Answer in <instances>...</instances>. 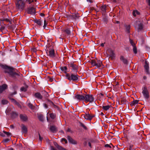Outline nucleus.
Listing matches in <instances>:
<instances>
[{"label":"nucleus","mask_w":150,"mask_h":150,"mask_svg":"<svg viewBox=\"0 0 150 150\" xmlns=\"http://www.w3.org/2000/svg\"><path fill=\"white\" fill-rule=\"evenodd\" d=\"M1 67L5 70L4 72L5 73L8 74L10 76L15 78L16 76H19L17 73L14 72V69L12 67L8 66L5 64L0 65Z\"/></svg>","instance_id":"f257e3e1"},{"label":"nucleus","mask_w":150,"mask_h":150,"mask_svg":"<svg viewBox=\"0 0 150 150\" xmlns=\"http://www.w3.org/2000/svg\"><path fill=\"white\" fill-rule=\"evenodd\" d=\"M28 1L29 4L33 1V0H17L16 2V6L17 10L22 11L25 7V2Z\"/></svg>","instance_id":"f03ea898"},{"label":"nucleus","mask_w":150,"mask_h":150,"mask_svg":"<svg viewBox=\"0 0 150 150\" xmlns=\"http://www.w3.org/2000/svg\"><path fill=\"white\" fill-rule=\"evenodd\" d=\"M66 76L67 79L69 81L72 80L74 81H77L79 80V76L77 74H74L70 73L67 74Z\"/></svg>","instance_id":"7ed1b4c3"},{"label":"nucleus","mask_w":150,"mask_h":150,"mask_svg":"<svg viewBox=\"0 0 150 150\" xmlns=\"http://www.w3.org/2000/svg\"><path fill=\"white\" fill-rule=\"evenodd\" d=\"M92 66H96L97 68H99L102 64V62L100 60L97 59V61L94 60H92L90 62Z\"/></svg>","instance_id":"20e7f679"},{"label":"nucleus","mask_w":150,"mask_h":150,"mask_svg":"<svg viewBox=\"0 0 150 150\" xmlns=\"http://www.w3.org/2000/svg\"><path fill=\"white\" fill-rule=\"evenodd\" d=\"M94 100L95 99L92 95L85 94L84 101L86 102H89L92 103L94 101Z\"/></svg>","instance_id":"39448f33"},{"label":"nucleus","mask_w":150,"mask_h":150,"mask_svg":"<svg viewBox=\"0 0 150 150\" xmlns=\"http://www.w3.org/2000/svg\"><path fill=\"white\" fill-rule=\"evenodd\" d=\"M142 93L144 98L146 99H148L149 98V92L146 87H144V89L142 91Z\"/></svg>","instance_id":"423d86ee"},{"label":"nucleus","mask_w":150,"mask_h":150,"mask_svg":"<svg viewBox=\"0 0 150 150\" xmlns=\"http://www.w3.org/2000/svg\"><path fill=\"white\" fill-rule=\"evenodd\" d=\"M27 12L28 14L34 15L36 13L35 9L33 7H29L27 9Z\"/></svg>","instance_id":"0eeeda50"},{"label":"nucleus","mask_w":150,"mask_h":150,"mask_svg":"<svg viewBox=\"0 0 150 150\" xmlns=\"http://www.w3.org/2000/svg\"><path fill=\"white\" fill-rule=\"evenodd\" d=\"M68 66L69 67L72 68L71 69L72 70H74L77 72L78 69V67L76 65L74 64L73 62H71L69 63Z\"/></svg>","instance_id":"6e6552de"},{"label":"nucleus","mask_w":150,"mask_h":150,"mask_svg":"<svg viewBox=\"0 0 150 150\" xmlns=\"http://www.w3.org/2000/svg\"><path fill=\"white\" fill-rule=\"evenodd\" d=\"M85 95V94H84L83 95L79 94L75 95V98L80 101L83 100L84 101Z\"/></svg>","instance_id":"1a4fd4ad"},{"label":"nucleus","mask_w":150,"mask_h":150,"mask_svg":"<svg viewBox=\"0 0 150 150\" xmlns=\"http://www.w3.org/2000/svg\"><path fill=\"white\" fill-rule=\"evenodd\" d=\"M82 116L86 120H91V119L94 117L95 115H91L89 113H86L85 115H83Z\"/></svg>","instance_id":"9d476101"},{"label":"nucleus","mask_w":150,"mask_h":150,"mask_svg":"<svg viewBox=\"0 0 150 150\" xmlns=\"http://www.w3.org/2000/svg\"><path fill=\"white\" fill-rule=\"evenodd\" d=\"M67 139L70 143L73 144H77V142L75 140L73 139L70 136H68L67 137Z\"/></svg>","instance_id":"9b49d317"},{"label":"nucleus","mask_w":150,"mask_h":150,"mask_svg":"<svg viewBox=\"0 0 150 150\" xmlns=\"http://www.w3.org/2000/svg\"><path fill=\"white\" fill-rule=\"evenodd\" d=\"M69 17L71 19H76L79 18V16L78 13H73L69 15Z\"/></svg>","instance_id":"f8f14e48"},{"label":"nucleus","mask_w":150,"mask_h":150,"mask_svg":"<svg viewBox=\"0 0 150 150\" xmlns=\"http://www.w3.org/2000/svg\"><path fill=\"white\" fill-rule=\"evenodd\" d=\"M144 68L147 74H149V64L147 63L146 61H145V64L144 65Z\"/></svg>","instance_id":"ddd939ff"},{"label":"nucleus","mask_w":150,"mask_h":150,"mask_svg":"<svg viewBox=\"0 0 150 150\" xmlns=\"http://www.w3.org/2000/svg\"><path fill=\"white\" fill-rule=\"evenodd\" d=\"M50 129L53 133H56L57 131V127L54 125H50Z\"/></svg>","instance_id":"4468645a"},{"label":"nucleus","mask_w":150,"mask_h":150,"mask_svg":"<svg viewBox=\"0 0 150 150\" xmlns=\"http://www.w3.org/2000/svg\"><path fill=\"white\" fill-rule=\"evenodd\" d=\"M10 99L11 102L14 103L18 107H21V106L20 104L15 99L11 98L10 96L8 97Z\"/></svg>","instance_id":"2eb2a0df"},{"label":"nucleus","mask_w":150,"mask_h":150,"mask_svg":"<svg viewBox=\"0 0 150 150\" xmlns=\"http://www.w3.org/2000/svg\"><path fill=\"white\" fill-rule=\"evenodd\" d=\"M10 99L11 102L14 103L18 107H21V106L20 104L15 99L11 98L10 96L8 97Z\"/></svg>","instance_id":"dca6fc26"},{"label":"nucleus","mask_w":150,"mask_h":150,"mask_svg":"<svg viewBox=\"0 0 150 150\" xmlns=\"http://www.w3.org/2000/svg\"><path fill=\"white\" fill-rule=\"evenodd\" d=\"M34 96L35 98L39 99H42L43 97L41 95V94L39 92H37L35 93L34 95Z\"/></svg>","instance_id":"f3484780"},{"label":"nucleus","mask_w":150,"mask_h":150,"mask_svg":"<svg viewBox=\"0 0 150 150\" xmlns=\"http://www.w3.org/2000/svg\"><path fill=\"white\" fill-rule=\"evenodd\" d=\"M20 119L23 121H26L28 120L27 117L25 115L20 114Z\"/></svg>","instance_id":"a211bd4d"},{"label":"nucleus","mask_w":150,"mask_h":150,"mask_svg":"<svg viewBox=\"0 0 150 150\" xmlns=\"http://www.w3.org/2000/svg\"><path fill=\"white\" fill-rule=\"evenodd\" d=\"M22 131L23 133H26L28 132L27 128L23 124L21 125Z\"/></svg>","instance_id":"6ab92c4d"},{"label":"nucleus","mask_w":150,"mask_h":150,"mask_svg":"<svg viewBox=\"0 0 150 150\" xmlns=\"http://www.w3.org/2000/svg\"><path fill=\"white\" fill-rule=\"evenodd\" d=\"M35 23H36L39 26H41L42 25L43 21L41 19H36L34 21Z\"/></svg>","instance_id":"aec40b11"},{"label":"nucleus","mask_w":150,"mask_h":150,"mask_svg":"<svg viewBox=\"0 0 150 150\" xmlns=\"http://www.w3.org/2000/svg\"><path fill=\"white\" fill-rule=\"evenodd\" d=\"M54 144L55 146L57 148L58 150H66V149L59 145L56 142H54Z\"/></svg>","instance_id":"412c9836"},{"label":"nucleus","mask_w":150,"mask_h":150,"mask_svg":"<svg viewBox=\"0 0 150 150\" xmlns=\"http://www.w3.org/2000/svg\"><path fill=\"white\" fill-rule=\"evenodd\" d=\"M137 26V29L138 32L143 30V24L142 23H138Z\"/></svg>","instance_id":"4be33fe9"},{"label":"nucleus","mask_w":150,"mask_h":150,"mask_svg":"<svg viewBox=\"0 0 150 150\" xmlns=\"http://www.w3.org/2000/svg\"><path fill=\"white\" fill-rule=\"evenodd\" d=\"M120 60L122 61L125 64H128V61L123 56H121L120 58Z\"/></svg>","instance_id":"5701e85b"},{"label":"nucleus","mask_w":150,"mask_h":150,"mask_svg":"<svg viewBox=\"0 0 150 150\" xmlns=\"http://www.w3.org/2000/svg\"><path fill=\"white\" fill-rule=\"evenodd\" d=\"M7 87L6 84H4L2 86H0V93H1L4 90H5Z\"/></svg>","instance_id":"b1692460"},{"label":"nucleus","mask_w":150,"mask_h":150,"mask_svg":"<svg viewBox=\"0 0 150 150\" xmlns=\"http://www.w3.org/2000/svg\"><path fill=\"white\" fill-rule=\"evenodd\" d=\"M49 56L52 57H54V51L53 49L50 50L49 51Z\"/></svg>","instance_id":"393cba45"},{"label":"nucleus","mask_w":150,"mask_h":150,"mask_svg":"<svg viewBox=\"0 0 150 150\" xmlns=\"http://www.w3.org/2000/svg\"><path fill=\"white\" fill-rule=\"evenodd\" d=\"M18 115V114L17 112L14 111H12L11 113V116L12 118L14 119L16 118Z\"/></svg>","instance_id":"a878e982"},{"label":"nucleus","mask_w":150,"mask_h":150,"mask_svg":"<svg viewBox=\"0 0 150 150\" xmlns=\"http://www.w3.org/2000/svg\"><path fill=\"white\" fill-rule=\"evenodd\" d=\"M100 9L102 11V13H105L106 12V5H104L101 6L100 7Z\"/></svg>","instance_id":"bb28decb"},{"label":"nucleus","mask_w":150,"mask_h":150,"mask_svg":"<svg viewBox=\"0 0 150 150\" xmlns=\"http://www.w3.org/2000/svg\"><path fill=\"white\" fill-rule=\"evenodd\" d=\"M60 69L62 71L64 72V73L66 74H67V68L66 66L61 67H60Z\"/></svg>","instance_id":"cd10ccee"},{"label":"nucleus","mask_w":150,"mask_h":150,"mask_svg":"<svg viewBox=\"0 0 150 150\" xmlns=\"http://www.w3.org/2000/svg\"><path fill=\"white\" fill-rule=\"evenodd\" d=\"M46 101V103L49 106H52L54 105L53 103L49 99H47Z\"/></svg>","instance_id":"c85d7f7f"},{"label":"nucleus","mask_w":150,"mask_h":150,"mask_svg":"<svg viewBox=\"0 0 150 150\" xmlns=\"http://www.w3.org/2000/svg\"><path fill=\"white\" fill-rule=\"evenodd\" d=\"M63 31L68 35H70L71 34V31L69 28H67L65 30H64Z\"/></svg>","instance_id":"c756f323"},{"label":"nucleus","mask_w":150,"mask_h":150,"mask_svg":"<svg viewBox=\"0 0 150 150\" xmlns=\"http://www.w3.org/2000/svg\"><path fill=\"white\" fill-rule=\"evenodd\" d=\"M125 27L126 29V32L127 33H130V25H125Z\"/></svg>","instance_id":"7c9ffc66"},{"label":"nucleus","mask_w":150,"mask_h":150,"mask_svg":"<svg viewBox=\"0 0 150 150\" xmlns=\"http://www.w3.org/2000/svg\"><path fill=\"white\" fill-rule=\"evenodd\" d=\"M139 101V100H134L131 102V106H134L138 104Z\"/></svg>","instance_id":"2f4dec72"},{"label":"nucleus","mask_w":150,"mask_h":150,"mask_svg":"<svg viewBox=\"0 0 150 150\" xmlns=\"http://www.w3.org/2000/svg\"><path fill=\"white\" fill-rule=\"evenodd\" d=\"M111 105H108L105 106H102L103 109L105 110H107L111 107Z\"/></svg>","instance_id":"473e14b6"},{"label":"nucleus","mask_w":150,"mask_h":150,"mask_svg":"<svg viewBox=\"0 0 150 150\" xmlns=\"http://www.w3.org/2000/svg\"><path fill=\"white\" fill-rule=\"evenodd\" d=\"M28 86L27 85H26L25 87H22L21 88V91L25 92L27 91V89L28 88Z\"/></svg>","instance_id":"72a5a7b5"},{"label":"nucleus","mask_w":150,"mask_h":150,"mask_svg":"<svg viewBox=\"0 0 150 150\" xmlns=\"http://www.w3.org/2000/svg\"><path fill=\"white\" fill-rule=\"evenodd\" d=\"M103 21L106 24L108 21V17L105 16H104L103 18Z\"/></svg>","instance_id":"f704fd0d"},{"label":"nucleus","mask_w":150,"mask_h":150,"mask_svg":"<svg viewBox=\"0 0 150 150\" xmlns=\"http://www.w3.org/2000/svg\"><path fill=\"white\" fill-rule=\"evenodd\" d=\"M28 107L31 108V109L34 110L35 108V107L31 103H28Z\"/></svg>","instance_id":"c9c22d12"},{"label":"nucleus","mask_w":150,"mask_h":150,"mask_svg":"<svg viewBox=\"0 0 150 150\" xmlns=\"http://www.w3.org/2000/svg\"><path fill=\"white\" fill-rule=\"evenodd\" d=\"M139 12L137 10L134 11L132 12V14L134 16H136V15H139Z\"/></svg>","instance_id":"e433bc0d"},{"label":"nucleus","mask_w":150,"mask_h":150,"mask_svg":"<svg viewBox=\"0 0 150 150\" xmlns=\"http://www.w3.org/2000/svg\"><path fill=\"white\" fill-rule=\"evenodd\" d=\"M50 117L52 119H54L56 117V114L53 113H51L50 114Z\"/></svg>","instance_id":"4c0bfd02"},{"label":"nucleus","mask_w":150,"mask_h":150,"mask_svg":"<svg viewBox=\"0 0 150 150\" xmlns=\"http://www.w3.org/2000/svg\"><path fill=\"white\" fill-rule=\"evenodd\" d=\"M133 47V48L132 50L133 51V52L135 54H136L137 53V48L136 47V45H134V46H132Z\"/></svg>","instance_id":"58836bf2"},{"label":"nucleus","mask_w":150,"mask_h":150,"mask_svg":"<svg viewBox=\"0 0 150 150\" xmlns=\"http://www.w3.org/2000/svg\"><path fill=\"white\" fill-rule=\"evenodd\" d=\"M110 56V58L111 59H113L115 57V54L112 51L111 52Z\"/></svg>","instance_id":"ea45409f"},{"label":"nucleus","mask_w":150,"mask_h":150,"mask_svg":"<svg viewBox=\"0 0 150 150\" xmlns=\"http://www.w3.org/2000/svg\"><path fill=\"white\" fill-rule=\"evenodd\" d=\"M126 102H127V101L126 98H123L121 99V103L122 104H125Z\"/></svg>","instance_id":"a19ab883"},{"label":"nucleus","mask_w":150,"mask_h":150,"mask_svg":"<svg viewBox=\"0 0 150 150\" xmlns=\"http://www.w3.org/2000/svg\"><path fill=\"white\" fill-rule=\"evenodd\" d=\"M38 118L41 121H43V117L42 115H40L38 116Z\"/></svg>","instance_id":"79ce46f5"},{"label":"nucleus","mask_w":150,"mask_h":150,"mask_svg":"<svg viewBox=\"0 0 150 150\" xmlns=\"http://www.w3.org/2000/svg\"><path fill=\"white\" fill-rule=\"evenodd\" d=\"M80 125L85 129L87 130V127L83 123L80 122Z\"/></svg>","instance_id":"37998d69"},{"label":"nucleus","mask_w":150,"mask_h":150,"mask_svg":"<svg viewBox=\"0 0 150 150\" xmlns=\"http://www.w3.org/2000/svg\"><path fill=\"white\" fill-rule=\"evenodd\" d=\"M3 132L4 134H6L8 137L10 136L11 135V133L6 132L4 131Z\"/></svg>","instance_id":"c03bdc74"},{"label":"nucleus","mask_w":150,"mask_h":150,"mask_svg":"<svg viewBox=\"0 0 150 150\" xmlns=\"http://www.w3.org/2000/svg\"><path fill=\"white\" fill-rule=\"evenodd\" d=\"M8 101L6 100H1V103L3 105H5L7 104Z\"/></svg>","instance_id":"a18cd8bd"},{"label":"nucleus","mask_w":150,"mask_h":150,"mask_svg":"<svg viewBox=\"0 0 150 150\" xmlns=\"http://www.w3.org/2000/svg\"><path fill=\"white\" fill-rule=\"evenodd\" d=\"M129 42L131 45L132 46H134L135 45V43L134 42L133 40H131V39H129Z\"/></svg>","instance_id":"49530a36"},{"label":"nucleus","mask_w":150,"mask_h":150,"mask_svg":"<svg viewBox=\"0 0 150 150\" xmlns=\"http://www.w3.org/2000/svg\"><path fill=\"white\" fill-rule=\"evenodd\" d=\"M47 24V23H46V20H45L44 21V25L43 26L44 29H47L46 28V26Z\"/></svg>","instance_id":"de8ad7c7"},{"label":"nucleus","mask_w":150,"mask_h":150,"mask_svg":"<svg viewBox=\"0 0 150 150\" xmlns=\"http://www.w3.org/2000/svg\"><path fill=\"white\" fill-rule=\"evenodd\" d=\"M61 142H65V144H66L67 143V139H65V138H63L61 139Z\"/></svg>","instance_id":"09e8293b"},{"label":"nucleus","mask_w":150,"mask_h":150,"mask_svg":"<svg viewBox=\"0 0 150 150\" xmlns=\"http://www.w3.org/2000/svg\"><path fill=\"white\" fill-rule=\"evenodd\" d=\"M44 107L46 108L47 109L48 108V105L47 104L44 103L43 104Z\"/></svg>","instance_id":"8fccbe9b"},{"label":"nucleus","mask_w":150,"mask_h":150,"mask_svg":"<svg viewBox=\"0 0 150 150\" xmlns=\"http://www.w3.org/2000/svg\"><path fill=\"white\" fill-rule=\"evenodd\" d=\"M4 20L7 22H8L10 23L11 24V21H10L7 18H4Z\"/></svg>","instance_id":"3c124183"},{"label":"nucleus","mask_w":150,"mask_h":150,"mask_svg":"<svg viewBox=\"0 0 150 150\" xmlns=\"http://www.w3.org/2000/svg\"><path fill=\"white\" fill-rule=\"evenodd\" d=\"M133 145H130L129 147L128 148V150H132V147Z\"/></svg>","instance_id":"603ef678"},{"label":"nucleus","mask_w":150,"mask_h":150,"mask_svg":"<svg viewBox=\"0 0 150 150\" xmlns=\"http://www.w3.org/2000/svg\"><path fill=\"white\" fill-rule=\"evenodd\" d=\"M105 147H109L110 148H111V146H110V145L107 144H106L105 145Z\"/></svg>","instance_id":"864d4df0"},{"label":"nucleus","mask_w":150,"mask_h":150,"mask_svg":"<svg viewBox=\"0 0 150 150\" xmlns=\"http://www.w3.org/2000/svg\"><path fill=\"white\" fill-rule=\"evenodd\" d=\"M49 80L51 81L52 82L53 81L54 78L53 77H49Z\"/></svg>","instance_id":"5fc2aeb1"},{"label":"nucleus","mask_w":150,"mask_h":150,"mask_svg":"<svg viewBox=\"0 0 150 150\" xmlns=\"http://www.w3.org/2000/svg\"><path fill=\"white\" fill-rule=\"evenodd\" d=\"M51 150H57L54 146H51L50 147Z\"/></svg>","instance_id":"6e6d98bb"},{"label":"nucleus","mask_w":150,"mask_h":150,"mask_svg":"<svg viewBox=\"0 0 150 150\" xmlns=\"http://www.w3.org/2000/svg\"><path fill=\"white\" fill-rule=\"evenodd\" d=\"M5 28V27L4 26H2L1 27V28L0 29V30H1V31H2L4 30Z\"/></svg>","instance_id":"4d7b16f0"},{"label":"nucleus","mask_w":150,"mask_h":150,"mask_svg":"<svg viewBox=\"0 0 150 150\" xmlns=\"http://www.w3.org/2000/svg\"><path fill=\"white\" fill-rule=\"evenodd\" d=\"M9 141H10V139H5L4 141L6 143V142H8Z\"/></svg>","instance_id":"13d9d810"},{"label":"nucleus","mask_w":150,"mask_h":150,"mask_svg":"<svg viewBox=\"0 0 150 150\" xmlns=\"http://www.w3.org/2000/svg\"><path fill=\"white\" fill-rule=\"evenodd\" d=\"M39 139L40 140V141H41L43 139V138L41 137V136L39 134Z\"/></svg>","instance_id":"bf43d9fd"},{"label":"nucleus","mask_w":150,"mask_h":150,"mask_svg":"<svg viewBox=\"0 0 150 150\" xmlns=\"http://www.w3.org/2000/svg\"><path fill=\"white\" fill-rule=\"evenodd\" d=\"M52 106H53L55 108H58V106L57 105H54H54H52Z\"/></svg>","instance_id":"052dcab7"},{"label":"nucleus","mask_w":150,"mask_h":150,"mask_svg":"<svg viewBox=\"0 0 150 150\" xmlns=\"http://www.w3.org/2000/svg\"><path fill=\"white\" fill-rule=\"evenodd\" d=\"M45 93L46 96V97H47L48 96L47 93L46 92H45Z\"/></svg>","instance_id":"680f3d73"},{"label":"nucleus","mask_w":150,"mask_h":150,"mask_svg":"<svg viewBox=\"0 0 150 150\" xmlns=\"http://www.w3.org/2000/svg\"><path fill=\"white\" fill-rule=\"evenodd\" d=\"M88 145L89 146L91 147V143L89 142H88Z\"/></svg>","instance_id":"e2e57ef3"},{"label":"nucleus","mask_w":150,"mask_h":150,"mask_svg":"<svg viewBox=\"0 0 150 150\" xmlns=\"http://www.w3.org/2000/svg\"><path fill=\"white\" fill-rule=\"evenodd\" d=\"M17 94V92L16 91H15L14 93H13L12 94V95H15V94Z\"/></svg>","instance_id":"0e129e2a"},{"label":"nucleus","mask_w":150,"mask_h":150,"mask_svg":"<svg viewBox=\"0 0 150 150\" xmlns=\"http://www.w3.org/2000/svg\"><path fill=\"white\" fill-rule=\"evenodd\" d=\"M105 43H102L101 44V46L102 47H103L104 46V44H105Z\"/></svg>","instance_id":"69168bd1"},{"label":"nucleus","mask_w":150,"mask_h":150,"mask_svg":"<svg viewBox=\"0 0 150 150\" xmlns=\"http://www.w3.org/2000/svg\"><path fill=\"white\" fill-rule=\"evenodd\" d=\"M87 1L90 3H92V0H86Z\"/></svg>","instance_id":"338daca9"},{"label":"nucleus","mask_w":150,"mask_h":150,"mask_svg":"<svg viewBox=\"0 0 150 150\" xmlns=\"http://www.w3.org/2000/svg\"><path fill=\"white\" fill-rule=\"evenodd\" d=\"M10 128H11L13 129L14 128V127L13 125H11L10 126Z\"/></svg>","instance_id":"774afa93"}]
</instances>
